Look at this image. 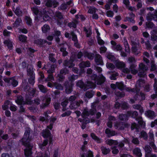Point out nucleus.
<instances>
[{
    "instance_id": "1",
    "label": "nucleus",
    "mask_w": 157,
    "mask_h": 157,
    "mask_svg": "<svg viewBox=\"0 0 157 157\" xmlns=\"http://www.w3.org/2000/svg\"><path fill=\"white\" fill-rule=\"evenodd\" d=\"M127 113L129 116H131L133 118H136V120L138 121V123L140 126L137 124L135 123H132L131 125V129L133 130L136 129V132H139V130L140 128V126L142 128H144L145 127V123L143 121L142 117H136L138 115V113L136 111H128Z\"/></svg>"
},
{
    "instance_id": "2",
    "label": "nucleus",
    "mask_w": 157,
    "mask_h": 157,
    "mask_svg": "<svg viewBox=\"0 0 157 157\" xmlns=\"http://www.w3.org/2000/svg\"><path fill=\"white\" fill-rule=\"evenodd\" d=\"M33 138H21L22 144L25 147L24 149V154L25 157L31 156L33 154L32 149L33 144L30 143V141Z\"/></svg>"
},
{
    "instance_id": "3",
    "label": "nucleus",
    "mask_w": 157,
    "mask_h": 157,
    "mask_svg": "<svg viewBox=\"0 0 157 157\" xmlns=\"http://www.w3.org/2000/svg\"><path fill=\"white\" fill-rule=\"evenodd\" d=\"M136 92V94L133 97V98H131L130 100L131 103L132 104L135 103L137 101H141L145 99V94L144 93L141 92L139 94V92Z\"/></svg>"
},
{
    "instance_id": "4",
    "label": "nucleus",
    "mask_w": 157,
    "mask_h": 157,
    "mask_svg": "<svg viewBox=\"0 0 157 157\" xmlns=\"http://www.w3.org/2000/svg\"><path fill=\"white\" fill-rule=\"evenodd\" d=\"M147 67L143 63H140L139 66L138 76L140 77H145L146 75V72L147 70Z\"/></svg>"
},
{
    "instance_id": "5",
    "label": "nucleus",
    "mask_w": 157,
    "mask_h": 157,
    "mask_svg": "<svg viewBox=\"0 0 157 157\" xmlns=\"http://www.w3.org/2000/svg\"><path fill=\"white\" fill-rule=\"evenodd\" d=\"M65 87V92L67 94H70L72 91L74 84L69 82L68 81H66L63 83Z\"/></svg>"
},
{
    "instance_id": "6",
    "label": "nucleus",
    "mask_w": 157,
    "mask_h": 157,
    "mask_svg": "<svg viewBox=\"0 0 157 157\" xmlns=\"http://www.w3.org/2000/svg\"><path fill=\"white\" fill-rule=\"evenodd\" d=\"M114 126L116 129L122 130H123L125 127H128L129 125L127 123L117 121L115 123Z\"/></svg>"
},
{
    "instance_id": "7",
    "label": "nucleus",
    "mask_w": 157,
    "mask_h": 157,
    "mask_svg": "<svg viewBox=\"0 0 157 157\" xmlns=\"http://www.w3.org/2000/svg\"><path fill=\"white\" fill-rule=\"evenodd\" d=\"M97 109L96 108H91L89 111H88L86 109H85L82 114V116L84 118H85L86 117L90 115H93L96 112Z\"/></svg>"
},
{
    "instance_id": "8",
    "label": "nucleus",
    "mask_w": 157,
    "mask_h": 157,
    "mask_svg": "<svg viewBox=\"0 0 157 157\" xmlns=\"http://www.w3.org/2000/svg\"><path fill=\"white\" fill-rule=\"evenodd\" d=\"M51 101V98L50 97H44L42 99V103L40 105V108L44 109L48 107L49 104Z\"/></svg>"
},
{
    "instance_id": "9",
    "label": "nucleus",
    "mask_w": 157,
    "mask_h": 157,
    "mask_svg": "<svg viewBox=\"0 0 157 157\" xmlns=\"http://www.w3.org/2000/svg\"><path fill=\"white\" fill-rule=\"evenodd\" d=\"M147 18L148 20L151 21L153 20L157 22V8L156 10H155L154 13H149L147 14Z\"/></svg>"
},
{
    "instance_id": "10",
    "label": "nucleus",
    "mask_w": 157,
    "mask_h": 157,
    "mask_svg": "<svg viewBox=\"0 0 157 157\" xmlns=\"http://www.w3.org/2000/svg\"><path fill=\"white\" fill-rule=\"evenodd\" d=\"M59 4V2L56 0H48L45 5L48 7H53V8H56Z\"/></svg>"
},
{
    "instance_id": "11",
    "label": "nucleus",
    "mask_w": 157,
    "mask_h": 157,
    "mask_svg": "<svg viewBox=\"0 0 157 157\" xmlns=\"http://www.w3.org/2000/svg\"><path fill=\"white\" fill-rule=\"evenodd\" d=\"M55 17L58 18L57 20L58 24L59 25H61L63 22L62 20L63 19V16L62 13L59 11H56L55 13Z\"/></svg>"
},
{
    "instance_id": "12",
    "label": "nucleus",
    "mask_w": 157,
    "mask_h": 157,
    "mask_svg": "<svg viewBox=\"0 0 157 157\" xmlns=\"http://www.w3.org/2000/svg\"><path fill=\"white\" fill-rule=\"evenodd\" d=\"M73 62V60L72 59L65 60L64 61L63 64L65 66L68 67L69 68H71L75 65Z\"/></svg>"
},
{
    "instance_id": "13",
    "label": "nucleus",
    "mask_w": 157,
    "mask_h": 157,
    "mask_svg": "<svg viewBox=\"0 0 157 157\" xmlns=\"http://www.w3.org/2000/svg\"><path fill=\"white\" fill-rule=\"evenodd\" d=\"M95 61L97 65H103V64L101 56L98 54H96L95 56Z\"/></svg>"
},
{
    "instance_id": "14",
    "label": "nucleus",
    "mask_w": 157,
    "mask_h": 157,
    "mask_svg": "<svg viewBox=\"0 0 157 157\" xmlns=\"http://www.w3.org/2000/svg\"><path fill=\"white\" fill-rule=\"evenodd\" d=\"M83 103V101L82 100H79L75 102H72L70 106V107L72 109H76L80 104H82Z\"/></svg>"
},
{
    "instance_id": "15",
    "label": "nucleus",
    "mask_w": 157,
    "mask_h": 157,
    "mask_svg": "<svg viewBox=\"0 0 157 157\" xmlns=\"http://www.w3.org/2000/svg\"><path fill=\"white\" fill-rule=\"evenodd\" d=\"M145 114L147 117L151 119H153L155 117V112L150 110L146 111Z\"/></svg>"
},
{
    "instance_id": "16",
    "label": "nucleus",
    "mask_w": 157,
    "mask_h": 157,
    "mask_svg": "<svg viewBox=\"0 0 157 157\" xmlns=\"http://www.w3.org/2000/svg\"><path fill=\"white\" fill-rule=\"evenodd\" d=\"M144 82V81L141 79L138 80L136 82L135 85L136 92H139L140 88L141 87L142 85Z\"/></svg>"
},
{
    "instance_id": "17",
    "label": "nucleus",
    "mask_w": 157,
    "mask_h": 157,
    "mask_svg": "<svg viewBox=\"0 0 157 157\" xmlns=\"http://www.w3.org/2000/svg\"><path fill=\"white\" fill-rule=\"evenodd\" d=\"M105 80V78L102 75H100L98 76L96 83L98 85H101L104 82Z\"/></svg>"
},
{
    "instance_id": "18",
    "label": "nucleus",
    "mask_w": 157,
    "mask_h": 157,
    "mask_svg": "<svg viewBox=\"0 0 157 157\" xmlns=\"http://www.w3.org/2000/svg\"><path fill=\"white\" fill-rule=\"evenodd\" d=\"M133 152L134 155L136 157H141L142 154L140 149L138 147H136L134 149Z\"/></svg>"
},
{
    "instance_id": "19",
    "label": "nucleus",
    "mask_w": 157,
    "mask_h": 157,
    "mask_svg": "<svg viewBox=\"0 0 157 157\" xmlns=\"http://www.w3.org/2000/svg\"><path fill=\"white\" fill-rule=\"evenodd\" d=\"M136 65L134 63L131 64L130 66L129 69L131 73L133 75H135L138 72V70L136 69Z\"/></svg>"
},
{
    "instance_id": "20",
    "label": "nucleus",
    "mask_w": 157,
    "mask_h": 157,
    "mask_svg": "<svg viewBox=\"0 0 157 157\" xmlns=\"http://www.w3.org/2000/svg\"><path fill=\"white\" fill-rule=\"evenodd\" d=\"M27 75L28 76L35 75L33 71V68L31 65L28 64L27 65Z\"/></svg>"
},
{
    "instance_id": "21",
    "label": "nucleus",
    "mask_w": 157,
    "mask_h": 157,
    "mask_svg": "<svg viewBox=\"0 0 157 157\" xmlns=\"http://www.w3.org/2000/svg\"><path fill=\"white\" fill-rule=\"evenodd\" d=\"M92 151L89 150L86 153H83L81 155V157H94Z\"/></svg>"
},
{
    "instance_id": "22",
    "label": "nucleus",
    "mask_w": 157,
    "mask_h": 157,
    "mask_svg": "<svg viewBox=\"0 0 157 157\" xmlns=\"http://www.w3.org/2000/svg\"><path fill=\"white\" fill-rule=\"evenodd\" d=\"M32 131L30 128L27 127L25 128V132L24 136L25 137H29L30 136L32 137Z\"/></svg>"
},
{
    "instance_id": "23",
    "label": "nucleus",
    "mask_w": 157,
    "mask_h": 157,
    "mask_svg": "<svg viewBox=\"0 0 157 157\" xmlns=\"http://www.w3.org/2000/svg\"><path fill=\"white\" fill-rule=\"evenodd\" d=\"M86 90L89 88H94L96 87V85L90 81H87L85 84Z\"/></svg>"
},
{
    "instance_id": "24",
    "label": "nucleus",
    "mask_w": 157,
    "mask_h": 157,
    "mask_svg": "<svg viewBox=\"0 0 157 157\" xmlns=\"http://www.w3.org/2000/svg\"><path fill=\"white\" fill-rule=\"evenodd\" d=\"M116 118L113 116H110L108 118V121L107 123L108 126L111 128L112 126V121H115Z\"/></svg>"
},
{
    "instance_id": "25",
    "label": "nucleus",
    "mask_w": 157,
    "mask_h": 157,
    "mask_svg": "<svg viewBox=\"0 0 157 157\" xmlns=\"http://www.w3.org/2000/svg\"><path fill=\"white\" fill-rule=\"evenodd\" d=\"M79 66L81 68L88 67L90 66V63L89 61H87L86 62L82 61L79 64Z\"/></svg>"
},
{
    "instance_id": "26",
    "label": "nucleus",
    "mask_w": 157,
    "mask_h": 157,
    "mask_svg": "<svg viewBox=\"0 0 157 157\" xmlns=\"http://www.w3.org/2000/svg\"><path fill=\"white\" fill-rule=\"evenodd\" d=\"M132 108L136 109H139L140 112L142 114L144 112V109L141 105L139 104L134 105L132 106Z\"/></svg>"
},
{
    "instance_id": "27",
    "label": "nucleus",
    "mask_w": 157,
    "mask_h": 157,
    "mask_svg": "<svg viewBox=\"0 0 157 157\" xmlns=\"http://www.w3.org/2000/svg\"><path fill=\"white\" fill-rule=\"evenodd\" d=\"M42 136L44 137H48L51 136L50 132L48 129L43 130L42 132Z\"/></svg>"
},
{
    "instance_id": "28",
    "label": "nucleus",
    "mask_w": 157,
    "mask_h": 157,
    "mask_svg": "<svg viewBox=\"0 0 157 157\" xmlns=\"http://www.w3.org/2000/svg\"><path fill=\"white\" fill-rule=\"evenodd\" d=\"M95 94V92L93 90L87 91L85 93L86 96L88 98H92Z\"/></svg>"
},
{
    "instance_id": "29",
    "label": "nucleus",
    "mask_w": 157,
    "mask_h": 157,
    "mask_svg": "<svg viewBox=\"0 0 157 157\" xmlns=\"http://www.w3.org/2000/svg\"><path fill=\"white\" fill-rule=\"evenodd\" d=\"M84 56L85 57H87L88 59L90 60L93 59L94 57V54L86 52H84Z\"/></svg>"
},
{
    "instance_id": "30",
    "label": "nucleus",
    "mask_w": 157,
    "mask_h": 157,
    "mask_svg": "<svg viewBox=\"0 0 157 157\" xmlns=\"http://www.w3.org/2000/svg\"><path fill=\"white\" fill-rule=\"evenodd\" d=\"M16 102L18 105H21L24 101V98L21 95L17 96V99L15 100Z\"/></svg>"
},
{
    "instance_id": "31",
    "label": "nucleus",
    "mask_w": 157,
    "mask_h": 157,
    "mask_svg": "<svg viewBox=\"0 0 157 157\" xmlns=\"http://www.w3.org/2000/svg\"><path fill=\"white\" fill-rule=\"evenodd\" d=\"M46 42V40H43L41 39H37L34 40V43L37 45H39L41 46L43 45L44 42Z\"/></svg>"
},
{
    "instance_id": "32",
    "label": "nucleus",
    "mask_w": 157,
    "mask_h": 157,
    "mask_svg": "<svg viewBox=\"0 0 157 157\" xmlns=\"http://www.w3.org/2000/svg\"><path fill=\"white\" fill-rule=\"evenodd\" d=\"M76 85L81 88H83L84 90H86L85 84L81 80L78 81L76 83Z\"/></svg>"
},
{
    "instance_id": "33",
    "label": "nucleus",
    "mask_w": 157,
    "mask_h": 157,
    "mask_svg": "<svg viewBox=\"0 0 157 157\" xmlns=\"http://www.w3.org/2000/svg\"><path fill=\"white\" fill-rule=\"evenodd\" d=\"M118 118L121 121H126L128 120L127 115L123 114H120L119 115Z\"/></svg>"
},
{
    "instance_id": "34",
    "label": "nucleus",
    "mask_w": 157,
    "mask_h": 157,
    "mask_svg": "<svg viewBox=\"0 0 157 157\" xmlns=\"http://www.w3.org/2000/svg\"><path fill=\"white\" fill-rule=\"evenodd\" d=\"M38 87L40 91L44 93H47L48 91V90L47 88L42 85H38Z\"/></svg>"
},
{
    "instance_id": "35",
    "label": "nucleus",
    "mask_w": 157,
    "mask_h": 157,
    "mask_svg": "<svg viewBox=\"0 0 157 157\" xmlns=\"http://www.w3.org/2000/svg\"><path fill=\"white\" fill-rule=\"evenodd\" d=\"M106 144L109 145H118V142L117 140H106Z\"/></svg>"
},
{
    "instance_id": "36",
    "label": "nucleus",
    "mask_w": 157,
    "mask_h": 157,
    "mask_svg": "<svg viewBox=\"0 0 157 157\" xmlns=\"http://www.w3.org/2000/svg\"><path fill=\"white\" fill-rule=\"evenodd\" d=\"M145 151V156L147 155L150 153H151V151L152 150V148L150 146L148 145H146L145 146L144 148Z\"/></svg>"
},
{
    "instance_id": "37",
    "label": "nucleus",
    "mask_w": 157,
    "mask_h": 157,
    "mask_svg": "<svg viewBox=\"0 0 157 157\" xmlns=\"http://www.w3.org/2000/svg\"><path fill=\"white\" fill-rule=\"evenodd\" d=\"M101 150L103 154L105 155L108 154L110 151V150L109 148H107L103 146L101 147Z\"/></svg>"
},
{
    "instance_id": "38",
    "label": "nucleus",
    "mask_w": 157,
    "mask_h": 157,
    "mask_svg": "<svg viewBox=\"0 0 157 157\" xmlns=\"http://www.w3.org/2000/svg\"><path fill=\"white\" fill-rule=\"evenodd\" d=\"M13 87H16L18 84V81L16 80L14 77L10 78V83Z\"/></svg>"
},
{
    "instance_id": "39",
    "label": "nucleus",
    "mask_w": 157,
    "mask_h": 157,
    "mask_svg": "<svg viewBox=\"0 0 157 157\" xmlns=\"http://www.w3.org/2000/svg\"><path fill=\"white\" fill-rule=\"evenodd\" d=\"M56 67V65L54 64H52L50 66V68L47 71L48 74H53L55 71V69Z\"/></svg>"
},
{
    "instance_id": "40",
    "label": "nucleus",
    "mask_w": 157,
    "mask_h": 157,
    "mask_svg": "<svg viewBox=\"0 0 157 157\" xmlns=\"http://www.w3.org/2000/svg\"><path fill=\"white\" fill-rule=\"evenodd\" d=\"M53 86L56 88L57 90H63V87L60 84L57 82H54Z\"/></svg>"
},
{
    "instance_id": "41",
    "label": "nucleus",
    "mask_w": 157,
    "mask_h": 157,
    "mask_svg": "<svg viewBox=\"0 0 157 157\" xmlns=\"http://www.w3.org/2000/svg\"><path fill=\"white\" fill-rule=\"evenodd\" d=\"M117 85V88L121 90H124L125 86L122 82H116Z\"/></svg>"
},
{
    "instance_id": "42",
    "label": "nucleus",
    "mask_w": 157,
    "mask_h": 157,
    "mask_svg": "<svg viewBox=\"0 0 157 157\" xmlns=\"http://www.w3.org/2000/svg\"><path fill=\"white\" fill-rule=\"evenodd\" d=\"M14 12L18 16H21L22 14V12L21 11L20 7H17L15 10H14Z\"/></svg>"
},
{
    "instance_id": "43",
    "label": "nucleus",
    "mask_w": 157,
    "mask_h": 157,
    "mask_svg": "<svg viewBox=\"0 0 157 157\" xmlns=\"http://www.w3.org/2000/svg\"><path fill=\"white\" fill-rule=\"evenodd\" d=\"M28 82L29 84L33 85L35 82V75L29 76Z\"/></svg>"
},
{
    "instance_id": "44",
    "label": "nucleus",
    "mask_w": 157,
    "mask_h": 157,
    "mask_svg": "<svg viewBox=\"0 0 157 157\" xmlns=\"http://www.w3.org/2000/svg\"><path fill=\"white\" fill-rule=\"evenodd\" d=\"M42 29L43 33H45L49 30L50 27L48 25L45 24L42 27Z\"/></svg>"
},
{
    "instance_id": "45",
    "label": "nucleus",
    "mask_w": 157,
    "mask_h": 157,
    "mask_svg": "<svg viewBox=\"0 0 157 157\" xmlns=\"http://www.w3.org/2000/svg\"><path fill=\"white\" fill-rule=\"evenodd\" d=\"M48 143V139L45 140L43 141V143L39 145V147L41 149H44V147L46 146Z\"/></svg>"
},
{
    "instance_id": "46",
    "label": "nucleus",
    "mask_w": 157,
    "mask_h": 157,
    "mask_svg": "<svg viewBox=\"0 0 157 157\" xmlns=\"http://www.w3.org/2000/svg\"><path fill=\"white\" fill-rule=\"evenodd\" d=\"M115 94L117 96L122 98L124 97L125 95L124 93L123 92H121L118 90H116L114 92Z\"/></svg>"
},
{
    "instance_id": "47",
    "label": "nucleus",
    "mask_w": 157,
    "mask_h": 157,
    "mask_svg": "<svg viewBox=\"0 0 157 157\" xmlns=\"http://www.w3.org/2000/svg\"><path fill=\"white\" fill-rule=\"evenodd\" d=\"M132 51L136 55H138L140 52L137 49L136 46H133L132 48Z\"/></svg>"
},
{
    "instance_id": "48",
    "label": "nucleus",
    "mask_w": 157,
    "mask_h": 157,
    "mask_svg": "<svg viewBox=\"0 0 157 157\" xmlns=\"http://www.w3.org/2000/svg\"><path fill=\"white\" fill-rule=\"evenodd\" d=\"M105 132L106 134L111 136H114L116 134L114 131H111L110 129L108 128H107L105 131Z\"/></svg>"
},
{
    "instance_id": "49",
    "label": "nucleus",
    "mask_w": 157,
    "mask_h": 157,
    "mask_svg": "<svg viewBox=\"0 0 157 157\" xmlns=\"http://www.w3.org/2000/svg\"><path fill=\"white\" fill-rule=\"evenodd\" d=\"M10 101L8 100L6 101L4 103V104L2 106V108L4 110H6L8 108V105L9 104Z\"/></svg>"
},
{
    "instance_id": "50",
    "label": "nucleus",
    "mask_w": 157,
    "mask_h": 157,
    "mask_svg": "<svg viewBox=\"0 0 157 157\" xmlns=\"http://www.w3.org/2000/svg\"><path fill=\"white\" fill-rule=\"evenodd\" d=\"M116 66L118 68H122L125 67V64L123 62H118L116 63Z\"/></svg>"
},
{
    "instance_id": "51",
    "label": "nucleus",
    "mask_w": 157,
    "mask_h": 157,
    "mask_svg": "<svg viewBox=\"0 0 157 157\" xmlns=\"http://www.w3.org/2000/svg\"><path fill=\"white\" fill-rule=\"evenodd\" d=\"M69 70L66 68L61 69L60 71V74L62 75L63 74L65 75L69 73Z\"/></svg>"
},
{
    "instance_id": "52",
    "label": "nucleus",
    "mask_w": 157,
    "mask_h": 157,
    "mask_svg": "<svg viewBox=\"0 0 157 157\" xmlns=\"http://www.w3.org/2000/svg\"><path fill=\"white\" fill-rule=\"evenodd\" d=\"M26 23L29 25H32V21L30 17L26 16L25 17Z\"/></svg>"
},
{
    "instance_id": "53",
    "label": "nucleus",
    "mask_w": 157,
    "mask_h": 157,
    "mask_svg": "<svg viewBox=\"0 0 157 157\" xmlns=\"http://www.w3.org/2000/svg\"><path fill=\"white\" fill-rule=\"evenodd\" d=\"M54 55L53 53L50 54L49 55L48 58L50 61L54 63L56 61V59L54 57Z\"/></svg>"
},
{
    "instance_id": "54",
    "label": "nucleus",
    "mask_w": 157,
    "mask_h": 157,
    "mask_svg": "<svg viewBox=\"0 0 157 157\" xmlns=\"http://www.w3.org/2000/svg\"><path fill=\"white\" fill-rule=\"evenodd\" d=\"M4 44L6 45L9 48H11L13 46L12 43L10 40H6L4 41Z\"/></svg>"
},
{
    "instance_id": "55",
    "label": "nucleus",
    "mask_w": 157,
    "mask_h": 157,
    "mask_svg": "<svg viewBox=\"0 0 157 157\" xmlns=\"http://www.w3.org/2000/svg\"><path fill=\"white\" fill-rule=\"evenodd\" d=\"M78 78L77 75H70L68 77V79L69 81H70V82H72L74 81L75 79Z\"/></svg>"
},
{
    "instance_id": "56",
    "label": "nucleus",
    "mask_w": 157,
    "mask_h": 157,
    "mask_svg": "<svg viewBox=\"0 0 157 157\" xmlns=\"http://www.w3.org/2000/svg\"><path fill=\"white\" fill-rule=\"evenodd\" d=\"M124 44L125 48V52H129L130 51V49L128 41L126 40L125 41Z\"/></svg>"
},
{
    "instance_id": "57",
    "label": "nucleus",
    "mask_w": 157,
    "mask_h": 157,
    "mask_svg": "<svg viewBox=\"0 0 157 157\" xmlns=\"http://www.w3.org/2000/svg\"><path fill=\"white\" fill-rule=\"evenodd\" d=\"M146 25L147 28L150 29L153 28L154 26V24L150 21L147 22L146 23Z\"/></svg>"
},
{
    "instance_id": "58",
    "label": "nucleus",
    "mask_w": 157,
    "mask_h": 157,
    "mask_svg": "<svg viewBox=\"0 0 157 157\" xmlns=\"http://www.w3.org/2000/svg\"><path fill=\"white\" fill-rule=\"evenodd\" d=\"M112 48L113 50H116L117 51H121L122 49V47L120 44H118L116 46H112Z\"/></svg>"
},
{
    "instance_id": "59",
    "label": "nucleus",
    "mask_w": 157,
    "mask_h": 157,
    "mask_svg": "<svg viewBox=\"0 0 157 157\" xmlns=\"http://www.w3.org/2000/svg\"><path fill=\"white\" fill-rule=\"evenodd\" d=\"M57 76L58 78L57 79V81L59 82H62L63 81L65 78L62 75L59 74Z\"/></svg>"
},
{
    "instance_id": "60",
    "label": "nucleus",
    "mask_w": 157,
    "mask_h": 157,
    "mask_svg": "<svg viewBox=\"0 0 157 157\" xmlns=\"http://www.w3.org/2000/svg\"><path fill=\"white\" fill-rule=\"evenodd\" d=\"M31 10L33 13L36 15H37L39 12V10L37 7L34 6L31 8Z\"/></svg>"
},
{
    "instance_id": "61",
    "label": "nucleus",
    "mask_w": 157,
    "mask_h": 157,
    "mask_svg": "<svg viewBox=\"0 0 157 157\" xmlns=\"http://www.w3.org/2000/svg\"><path fill=\"white\" fill-rule=\"evenodd\" d=\"M121 108L123 109H128V105L127 102H122L121 103Z\"/></svg>"
},
{
    "instance_id": "62",
    "label": "nucleus",
    "mask_w": 157,
    "mask_h": 157,
    "mask_svg": "<svg viewBox=\"0 0 157 157\" xmlns=\"http://www.w3.org/2000/svg\"><path fill=\"white\" fill-rule=\"evenodd\" d=\"M106 66L108 68L111 69H113L115 68V66L113 64L108 62L106 64Z\"/></svg>"
},
{
    "instance_id": "63",
    "label": "nucleus",
    "mask_w": 157,
    "mask_h": 157,
    "mask_svg": "<svg viewBox=\"0 0 157 157\" xmlns=\"http://www.w3.org/2000/svg\"><path fill=\"white\" fill-rule=\"evenodd\" d=\"M19 39L20 41L25 42L26 40L27 37L24 35H21L19 36Z\"/></svg>"
},
{
    "instance_id": "64",
    "label": "nucleus",
    "mask_w": 157,
    "mask_h": 157,
    "mask_svg": "<svg viewBox=\"0 0 157 157\" xmlns=\"http://www.w3.org/2000/svg\"><path fill=\"white\" fill-rule=\"evenodd\" d=\"M112 153L113 154L117 155L119 152V150L116 146H115L112 148Z\"/></svg>"
}]
</instances>
